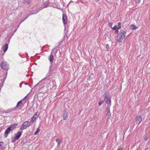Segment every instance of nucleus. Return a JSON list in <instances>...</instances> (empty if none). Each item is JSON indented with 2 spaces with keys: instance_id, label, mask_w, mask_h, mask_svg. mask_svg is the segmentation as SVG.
Returning <instances> with one entry per match:
<instances>
[{
  "instance_id": "32",
  "label": "nucleus",
  "mask_w": 150,
  "mask_h": 150,
  "mask_svg": "<svg viewBox=\"0 0 150 150\" xmlns=\"http://www.w3.org/2000/svg\"><path fill=\"white\" fill-rule=\"evenodd\" d=\"M36 13H32V14H29V15L27 17H26L24 19H25H25H27V18L30 16V15H32V14H36Z\"/></svg>"
},
{
  "instance_id": "30",
  "label": "nucleus",
  "mask_w": 150,
  "mask_h": 150,
  "mask_svg": "<svg viewBox=\"0 0 150 150\" xmlns=\"http://www.w3.org/2000/svg\"><path fill=\"white\" fill-rule=\"evenodd\" d=\"M134 0L136 3L138 4L140 2L141 0Z\"/></svg>"
},
{
  "instance_id": "9",
  "label": "nucleus",
  "mask_w": 150,
  "mask_h": 150,
  "mask_svg": "<svg viewBox=\"0 0 150 150\" xmlns=\"http://www.w3.org/2000/svg\"><path fill=\"white\" fill-rule=\"evenodd\" d=\"M62 21L64 24L65 25L67 23V19L66 15L63 14L62 15Z\"/></svg>"
},
{
  "instance_id": "17",
  "label": "nucleus",
  "mask_w": 150,
  "mask_h": 150,
  "mask_svg": "<svg viewBox=\"0 0 150 150\" xmlns=\"http://www.w3.org/2000/svg\"><path fill=\"white\" fill-rule=\"evenodd\" d=\"M49 5V3L48 2L46 1L42 5L43 8H46Z\"/></svg>"
},
{
  "instance_id": "21",
  "label": "nucleus",
  "mask_w": 150,
  "mask_h": 150,
  "mask_svg": "<svg viewBox=\"0 0 150 150\" xmlns=\"http://www.w3.org/2000/svg\"><path fill=\"white\" fill-rule=\"evenodd\" d=\"M104 100H100L98 102V105L99 106H100L104 102Z\"/></svg>"
},
{
  "instance_id": "28",
  "label": "nucleus",
  "mask_w": 150,
  "mask_h": 150,
  "mask_svg": "<svg viewBox=\"0 0 150 150\" xmlns=\"http://www.w3.org/2000/svg\"><path fill=\"white\" fill-rule=\"evenodd\" d=\"M112 23H111L110 22H109L108 23V25L109 27H110V28H112Z\"/></svg>"
},
{
  "instance_id": "35",
  "label": "nucleus",
  "mask_w": 150,
  "mask_h": 150,
  "mask_svg": "<svg viewBox=\"0 0 150 150\" xmlns=\"http://www.w3.org/2000/svg\"><path fill=\"white\" fill-rule=\"evenodd\" d=\"M106 48L107 50H108L109 48V46L108 44H107L106 45Z\"/></svg>"
},
{
  "instance_id": "44",
  "label": "nucleus",
  "mask_w": 150,
  "mask_h": 150,
  "mask_svg": "<svg viewBox=\"0 0 150 150\" xmlns=\"http://www.w3.org/2000/svg\"><path fill=\"white\" fill-rule=\"evenodd\" d=\"M24 84L25 85H27L28 84L27 83H25Z\"/></svg>"
},
{
  "instance_id": "8",
  "label": "nucleus",
  "mask_w": 150,
  "mask_h": 150,
  "mask_svg": "<svg viewBox=\"0 0 150 150\" xmlns=\"http://www.w3.org/2000/svg\"><path fill=\"white\" fill-rule=\"evenodd\" d=\"M136 121L138 124L140 123L142 121V117L139 115H137L135 117Z\"/></svg>"
},
{
  "instance_id": "42",
  "label": "nucleus",
  "mask_w": 150,
  "mask_h": 150,
  "mask_svg": "<svg viewBox=\"0 0 150 150\" xmlns=\"http://www.w3.org/2000/svg\"><path fill=\"white\" fill-rule=\"evenodd\" d=\"M6 77H5V79H4V81H3V82L4 83V81L5 80V79H6Z\"/></svg>"
},
{
  "instance_id": "13",
  "label": "nucleus",
  "mask_w": 150,
  "mask_h": 150,
  "mask_svg": "<svg viewBox=\"0 0 150 150\" xmlns=\"http://www.w3.org/2000/svg\"><path fill=\"white\" fill-rule=\"evenodd\" d=\"M17 125L18 124L14 123L10 125L9 127H10L11 129L13 130L16 127Z\"/></svg>"
},
{
  "instance_id": "7",
  "label": "nucleus",
  "mask_w": 150,
  "mask_h": 150,
  "mask_svg": "<svg viewBox=\"0 0 150 150\" xmlns=\"http://www.w3.org/2000/svg\"><path fill=\"white\" fill-rule=\"evenodd\" d=\"M12 131V129H11L10 127H8L5 131L4 134V136L5 138H6L8 134L10 133L11 131Z\"/></svg>"
},
{
  "instance_id": "29",
  "label": "nucleus",
  "mask_w": 150,
  "mask_h": 150,
  "mask_svg": "<svg viewBox=\"0 0 150 150\" xmlns=\"http://www.w3.org/2000/svg\"><path fill=\"white\" fill-rule=\"evenodd\" d=\"M4 113V111L2 109L0 108V113L2 114Z\"/></svg>"
},
{
  "instance_id": "43",
  "label": "nucleus",
  "mask_w": 150,
  "mask_h": 150,
  "mask_svg": "<svg viewBox=\"0 0 150 150\" xmlns=\"http://www.w3.org/2000/svg\"><path fill=\"white\" fill-rule=\"evenodd\" d=\"M44 87V86H43L42 87H41L40 88V87H39V88H40V89H41L42 88H43Z\"/></svg>"
},
{
  "instance_id": "31",
  "label": "nucleus",
  "mask_w": 150,
  "mask_h": 150,
  "mask_svg": "<svg viewBox=\"0 0 150 150\" xmlns=\"http://www.w3.org/2000/svg\"><path fill=\"white\" fill-rule=\"evenodd\" d=\"M21 106V105L19 103H18V102L17 103V104L15 107V108H16L17 107H18L19 106Z\"/></svg>"
},
{
  "instance_id": "4",
  "label": "nucleus",
  "mask_w": 150,
  "mask_h": 150,
  "mask_svg": "<svg viewBox=\"0 0 150 150\" xmlns=\"http://www.w3.org/2000/svg\"><path fill=\"white\" fill-rule=\"evenodd\" d=\"M31 122L28 121L25 122L20 127V129L22 130L26 129L27 127L31 125Z\"/></svg>"
},
{
  "instance_id": "25",
  "label": "nucleus",
  "mask_w": 150,
  "mask_h": 150,
  "mask_svg": "<svg viewBox=\"0 0 150 150\" xmlns=\"http://www.w3.org/2000/svg\"><path fill=\"white\" fill-rule=\"evenodd\" d=\"M118 26H117L118 27V29H119L120 28H121V23H118Z\"/></svg>"
},
{
  "instance_id": "10",
  "label": "nucleus",
  "mask_w": 150,
  "mask_h": 150,
  "mask_svg": "<svg viewBox=\"0 0 150 150\" xmlns=\"http://www.w3.org/2000/svg\"><path fill=\"white\" fill-rule=\"evenodd\" d=\"M110 108H106V111L107 112V114L106 115V117L107 120L109 119L110 117L111 114L110 111Z\"/></svg>"
},
{
  "instance_id": "11",
  "label": "nucleus",
  "mask_w": 150,
  "mask_h": 150,
  "mask_svg": "<svg viewBox=\"0 0 150 150\" xmlns=\"http://www.w3.org/2000/svg\"><path fill=\"white\" fill-rule=\"evenodd\" d=\"M23 131H18L16 134L15 135V137L16 139H18L21 137L23 133Z\"/></svg>"
},
{
  "instance_id": "1",
  "label": "nucleus",
  "mask_w": 150,
  "mask_h": 150,
  "mask_svg": "<svg viewBox=\"0 0 150 150\" xmlns=\"http://www.w3.org/2000/svg\"><path fill=\"white\" fill-rule=\"evenodd\" d=\"M126 34V32L124 30L120 31L117 36L116 41L119 43L122 42L125 38Z\"/></svg>"
},
{
  "instance_id": "34",
  "label": "nucleus",
  "mask_w": 150,
  "mask_h": 150,
  "mask_svg": "<svg viewBox=\"0 0 150 150\" xmlns=\"http://www.w3.org/2000/svg\"><path fill=\"white\" fill-rule=\"evenodd\" d=\"M4 144V143L3 142H0V146H2Z\"/></svg>"
},
{
  "instance_id": "45",
  "label": "nucleus",
  "mask_w": 150,
  "mask_h": 150,
  "mask_svg": "<svg viewBox=\"0 0 150 150\" xmlns=\"http://www.w3.org/2000/svg\"><path fill=\"white\" fill-rule=\"evenodd\" d=\"M20 25V24H19L18 25V27Z\"/></svg>"
},
{
  "instance_id": "37",
  "label": "nucleus",
  "mask_w": 150,
  "mask_h": 150,
  "mask_svg": "<svg viewBox=\"0 0 150 150\" xmlns=\"http://www.w3.org/2000/svg\"><path fill=\"white\" fill-rule=\"evenodd\" d=\"M22 103V101L21 100H20L18 102V103H19L21 105Z\"/></svg>"
},
{
  "instance_id": "22",
  "label": "nucleus",
  "mask_w": 150,
  "mask_h": 150,
  "mask_svg": "<svg viewBox=\"0 0 150 150\" xmlns=\"http://www.w3.org/2000/svg\"><path fill=\"white\" fill-rule=\"evenodd\" d=\"M112 29L113 30H116L118 29L117 26V25H115L112 28Z\"/></svg>"
},
{
  "instance_id": "19",
  "label": "nucleus",
  "mask_w": 150,
  "mask_h": 150,
  "mask_svg": "<svg viewBox=\"0 0 150 150\" xmlns=\"http://www.w3.org/2000/svg\"><path fill=\"white\" fill-rule=\"evenodd\" d=\"M56 141L57 142L58 146H60L62 140L60 139H56Z\"/></svg>"
},
{
  "instance_id": "27",
  "label": "nucleus",
  "mask_w": 150,
  "mask_h": 150,
  "mask_svg": "<svg viewBox=\"0 0 150 150\" xmlns=\"http://www.w3.org/2000/svg\"><path fill=\"white\" fill-rule=\"evenodd\" d=\"M18 140L16 139L15 137H14L11 140V142L12 143H13L15 142L16 140Z\"/></svg>"
},
{
  "instance_id": "14",
  "label": "nucleus",
  "mask_w": 150,
  "mask_h": 150,
  "mask_svg": "<svg viewBox=\"0 0 150 150\" xmlns=\"http://www.w3.org/2000/svg\"><path fill=\"white\" fill-rule=\"evenodd\" d=\"M68 117V113L66 111H64L63 113V119L66 120Z\"/></svg>"
},
{
  "instance_id": "23",
  "label": "nucleus",
  "mask_w": 150,
  "mask_h": 150,
  "mask_svg": "<svg viewBox=\"0 0 150 150\" xmlns=\"http://www.w3.org/2000/svg\"><path fill=\"white\" fill-rule=\"evenodd\" d=\"M131 27H132V30H135L137 28V27L135 26L134 25H132L131 26Z\"/></svg>"
},
{
  "instance_id": "38",
  "label": "nucleus",
  "mask_w": 150,
  "mask_h": 150,
  "mask_svg": "<svg viewBox=\"0 0 150 150\" xmlns=\"http://www.w3.org/2000/svg\"><path fill=\"white\" fill-rule=\"evenodd\" d=\"M23 83H23V82H22V83H20V88H21V86H22V85Z\"/></svg>"
},
{
  "instance_id": "16",
  "label": "nucleus",
  "mask_w": 150,
  "mask_h": 150,
  "mask_svg": "<svg viewBox=\"0 0 150 150\" xmlns=\"http://www.w3.org/2000/svg\"><path fill=\"white\" fill-rule=\"evenodd\" d=\"M52 54H51L49 57V59L51 63H52L54 59V58Z\"/></svg>"
},
{
  "instance_id": "41",
  "label": "nucleus",
  "mask_w": 150,
  "mask_h": 150,
  "mask_svg": "<svg viewBox=\"0 0 150 150\" xmlns=\"http://www.w3.org/2000/svg\"><path fill=\"white\" fill-rule=\"evenodd\" d=\"M25 20V19H24L22 21H21L20 23V24H21L23 22V21H24Z\"/></svg>"
},
{
  "instance_id": "46",
  "label": "nucleus",
  "mask_w": 150,
  "mask_h": 150,
  "mask_svg": "<svg viewBox=\"0 0 150 150\" xmlns=\"http://www.w3.org/2000/svg\"><path fill=\"white\" fill-rule=\"evenodd\" d=\"M64 27H65V28H66V27H65V25H64Z\"/></svg>"
},
{
  "instance_id": "3",
  "label": "nucleus",
  "mask_w": 150,
  "mask_h": 150,
  "mask_svg": "<svg viewBox=\"0 0 150 150\" xmlns=\"http://www.w3.org/2000/svg\"><path fill=\"white\" fill-rule=\"evenodd\" d=\"M48 81V79H47V77H45L40 81L39 83L36 85L34 87V88H36L37 86H43Z\"/></svg>"
},
{
  "instance_id": "36",
  "label": "nucleus",
  "mask_w": 150,
  "mask_h": 150,
  "mask_svg": "<svg viewBox=\"0 0 150 150\" xmlns=\"http://www.w3.org/2000/svg\"><path fill=\"white\" fill-rule=\"evenodd\" d=\"M118 30H119V29H117L116 30H115V33H116V34H118V32H119Z\"/></svg>"
},
{
  "instance_id": "2",
  "label": "nucleus",
  "mask_w": 150,
  "mask_h": 150,
  "mask_svg": "<svg viewBox=\"0 0 150 150\" xmlns=\"http://www.w3.org/2000/svg\"><path fill=\"white\" fill-rule=\"evenodd\" d=\"M104 98V101L108 104L107 108H110L111 105V98L110 96L108 95V93L107 92L104 93L103 95Z\"/></svg>"
},
{
  "instance_id": "24",
  "label": "nucleus",
  "mask_w": 150,
  "mask_h": 150,
  "mask_svg": "<svg viewBox=\"0 0 150 150\" xmlns=\"http://www.w3.org/2000/svg\"><path fill=\"white\" fill-rule=\"evenodd\" d=\"M52 65H53L52 63H50V65L49 67V72H50L51 71V68L52 67Z\"/></svg>"
},
{
  "instance_id": "12",
  "label": "nucleus",
  "mask_w": 150,
  "mask_h": 150,
  "mask_svg": "<svg viewBox=\"0 0 150 150\" xmlns=\"http://www.w3.org/2000/svg\"><path fill=\"white\" fill-rule=\"evenodd\" d=\"M10 42V40H9L8 43H6L3 47V50L4 52H6L8 49V44Z\"/></svg>"
},
{
  "instance_id": "33",
  "label": "nucleus",
  "mask_w": 150,
  "mask_h": 150,
  "mask_svg": "<svg viewBox=\"0 0 150 150\" xmlns=\"http://www.w3.org/2000/svg\"><path fill=\"white\" fill-rule=\"evenodd\" d=\"M148 137L146 136H145L144 138V140L145 141H147L148 140Z\"/></svg>"
},
{
  "instance_id": "15",
  "label": "nucleus",
  "mask_w": 150,
  "mask_h": 150,
  "mask_svg": "<svg viewBox=\"0 0 150 150\" xmlns=\"http://www.w3.org/2000/svg\"><path fill=\"white\" fill-rule=\"evenodd\" d=\"M58 50H57L56 48H54L52 50L51 54H53L54 53H55V55H56V54Z\"/></svg>"
},
{
  "instance_id": "6",
  "label": "nucleus",
  "mask_w": 150,
  "mask_h": 150,
  "mask_svg": "<svg viewBox=\"0 0 150 150\" xmlns=\"http://www.w3.org/2000/svg\"><path fill=\"white\" fill-rule=\"evenodd\" d=\"M39 113L38 112H36L35 113V114L32 117L31 119V122L33 123L39 117Z\"/></svg>"
},
{
  "instance_id": "20",
  "label": "nucleus",
  "mask_w": 150,
  "mask_h": 150,
  "mask_svg": "<svg viewBox=\"0 0 150 150\" xmlns=\"http://www.w3.org/2000/svg\"><path fill=\"white\" fill-rule=\"evenodd\" d=\"M40 129L39 128H37L36 131L34 133V135H36L38 134L40 132Z\"/></svg>"
},
{
  "instance_id": "5",
  "label": "nucleus",
  "mask_w": 150,
  "mask_h": 150,
  "mask_svg": "<svg viewBox=\"0 0 150 150\" xmlns=\"http://www.w3.org/2000/svg\"><path fill=\"white\" fill-rule=\"evenodd\" d=\"M1 68L5 70H8L9 69L8 65L7 63L5 61L2 62L0 64Z\"/></svg>"
},
{
  "instance_id": "26",
  "label": "nucleus",
  "mask_w": 150,
  "mask_h": 150,
  "mask_svg": "<svg viewBox=\"0 0 150 150\" xmlns=\"http://www.w3.org/2000/svg\"><path fill=\"white\" fill-rule=\"evenodd\" d=\"M11 111H12L11 110L8 109V110H7V111H4V113H8L10 112H11Z\"/></svg>"
},
{
  "instance_id": "18",
  "label": "nucleus",
  "mask_w": 150,
  "mask_h": 150,
  "mask_svg": "<svg viewBox=\"0 0 150 150\" xmlns=\"http://www.w3.org/2000/svg\"><path fill=\"white\" fill-rule=\"evenodd\" d=\"M32 0H23V3L25 4H29L31 3Z\"/></svg>"
},
{
  "instance_id": "39",
  "label": "nucleus",
  "mask_w": 150,
  "mask_h": 150,
  "mask_svg": "<svg viewBox=\"0 0 150 150\" xmlns=\"http://www.w3.org/2000/svg\"><path fill=\"white\" fill-rule=\"evenodd\" d=\"M122 150V148H120L118 149V150Z\"/></svg>"
},
{
  "instance_id": "40",
  "label": "nucleus",
  "mask_w": 150,
  "mask_h": 150,
  "mask_svg": "<svg viewBox=\"0 0 150 150\" xmlns=\"http://www.w3.org/2000/svg\"><path fill=\"white\" fill-rule=\"evenodd\" d=\"M28 94L27 95H26L25 96V97H24V98H23V99H25V98H26V97H27V96H28Z\"/></svg>"
}]
</instances>
